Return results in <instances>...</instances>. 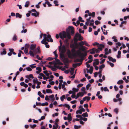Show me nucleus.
<instances>
[{"instance_id": "nucleus-49", "label": "nucleus", "mask_w": 129, "mask_h": 129, "mask_svg": "<svg viewBox=\"0 0 129 129\" xmlns=\"http://www.w3.org/2000/svg\"><path fill=\"white\" fill-rule=\"evenodd\" d=\"M63 53H60V57L61 58H63L64 57V55L63 54Z\"/></svg>"}, {"instance_id": "nucleus-52", "label": "nucleus", "mask_w": 129, "mask_h": 129, "mask_svg": "<svg viewBox=\"0 0 129 129\" xmlns=\"http://www.w3.org/2000/svg\"><path fill=\"white\" fill-rule=\"evenodd\" d=\"M94 22L95 25H98L100 23V22L98 20L95 21Z\"/></svg>"}, {"instance_id": "nucleus-15", "label": "nucleus", "mask_w": 129, "mask_h": 129, "mask_svg": "<svg viewBox=\"0 0 129 129\" xmlns=\"http://www.w3.org/2000/svg\"><path fill=\"white\" fill-rule=\"evenodd\" d=\"M83 60V59H82V60L81 59V60H80L78 58H77V59H76L74 60V62H82V61Z\"/></svg>"}, {"instance_id": "nucleus-29", "label": "nucleus", "mask_w": 129, "mask_h": 129, "mask_svg": "<svg viewBox=\"0 0 129 129\" xmlns=\"http://www.w3.org/2000/svg\"><path fill=\"white\" fill-rule=\"evenodd\" d=\"M108 49L107 48H106L105 49L104 51L105 52V54L106 55H108L109 54L108 52Z\"/></svg>"}, {"instance_id": "nucleus-42", "label": "nucleus", "mask_w": 129, "mask_h": 129, "mask_svg": "<svg viewBox=\"0 0 129 129\" xmlns=\"http://www.w3.org/2000/svg\"><path fill=\"white\" fill-rule=\"evenodd\" d=\"M53 53L54 54L55 57H56V58H57L58 57V55L57 54V52L56 50H55L53 52Z\"/></svg>"}, {"instance_id": "nucleus-7", "label": "nucleus", "mask_w": 129, "mask_h": 129, "mask_svg": "<svg viewBox=\"0 0 129 129\" xmlns=\"http://www.w3.org/2000/svg\"><path fill=\"white\" fill-rule=\"evenodd\" d=\"M94 61H95L93 63V66H94V65H98L99 63V60L98 59H96L94 60Z\"/></svg>"}, {"instance_id": "nucleus-12", "label": "nucleus", "mask_w": 129, "mask_h": 129, "mask_svg": "<svg viewBox=\"0 0 129 129\" xmlns=\"http://www.w3.org/2000/svg\"><path fill=\"white\" fill-rule=\"evenodd\" d=\"M33 52L35 54H36L38 53H40L41 52L40 51H38V50L36 49H35L33 50Z\"/></svg>"}, {"instance_id": "nucleus-57", "label": "nucleus", "mask_w": 129, "mask_h": 129, "mask_svg": "<svg viewBox=\"0 0 129 129\" xmlns=\"http://www.w3.org/2000/svg\"><path fill=\"white\" fill-rule=\"evenodd\" d=\"M35 64H31L30 65V66L32 68H34L36 67V66H34V65H35Z\"/></svg>"}, {"instance_id": "nucleus-19", "label": "nucleus", "mask_w": 129, "mask_h": 129, "mask_svg": "<svg viewBox=\"0 0 129 129\" xmlns=\"http://www.w3.org/2000/svg\"><path fill=\"white\" fill-rule=\"evenodd\" d=\"M65 98V96L64 95H63L60 98V99L61 101L62 102H63L64 101V99Z\"/></svg>"}, {"instance_id": "nucleus-20", "label": "nucleus", "mask_w": 129, "mask_h": 129, "mask_svg": "<svg viewBox=\"0 0 129 129\" xmlns=\"http://www.w3.org/2000/svg\"><path fill=\"white\" fill-rule=\"evenodd\" d=\"M77 54L78 55L80 56H81L82 54V53L79 50L77 51Z\"/></svg>"}, {"instance_id": "nucleus-56", "label": "nucleus", "mask_w": 129, "mask_h": 129, "mask_svg": "<svg viewBox=\"0 0 129 129\" xmlns=\"http://www.w3.org/2000/svg\"><path fill=\"white\" fill-rule=\"evenodd\" d=\"M81 90L83 91V92H84L85 93V87H82L81 88Z\"/></svg>"}, {"instance_id": "nucleus-1", "label": "nucleus", "mask_w": 129, "mask_h": 129, "mask_svg": "<svg viewBox=\"0 0 129 129\" xmlns=\"http://www.w3.org/2000/svg\"><path fill=\"white\" fill-rule=\"evenodd\" d=\"M75 51L76 50L74 48L72 49L71 50L72 53L71 51L69 50H68L67 52V54L68 57L69 58H72L74 56H76V53H75Z\"/></svg>"}, {"instance_id": "nucleus-6", "label": "nucleus", "mask_w": 129, "mask_h": 129, "mask_svg": "<svg viewBox=\"0 0 129 129\" xmlns=\"http://www.w3.org/2000/svg\"><path fill=\"white\" fill-rule=\"evenodd\" d=\"M104 47V45L102 44H100L98 46V49L100 51L102 50L103 48Z\"/></svg>"}, {"instance_id": "nucleus-60", "label": "nucleus", "mask_w": 129, "mask_h": 129, "mask_svg": "<svg viewBox=\"0 0 129 129\" xmlns=\"http://www.w3.org/2000/svg\"><path fill=\"white\" fill-rule=\"evenodd\" d=\"M104 90L105 91H109V90L107 89V88L106 87H104Z\"/></svg>"}, {"instance_id": "nucleus-26", "label": "nucleus", "mask_w": 129, "mask_h": 129, "mask_svg": "<svg viewBox=\"0 0 129 129\" xmlns=\"http://www.w3.org/2000/svg\"><path fill=\"white\" fill-rule=\"evenodd\" d=\"M82 116L83 117H87L88 116V114L87 112H86L84 113H83L82 114Z\"/></svg>"}, {"instance_id": "nucleus-17", "label": "nucleus", "mask_w": 129, "mask_h": 129, "mask_svg": "<svg viewBox=\"0 0 129 129\" xmlns=\"http://www.w3.org/2000/svg\"><path fill=\"white\" fill-rule=\"evenodd\" d=\"M72 118L71 116V114L69 113L68 114L67 117L68 120H72Z\"/></svg>"}, {"instance_id": "nucleus-38", "label": "nucleus", "mask_w": 129, "mask_h": 129, "mask_svg": "<svg viewBox=\"0 0 129 129\" xmlns=\"http://www.w3.org/2000/svg\"><path fill=\"white\" fill-rule=\"evenodd\" d=\"M3 50H4V51L1 53V55H3V54L5 55L6 54L7 52H6V51L5 50V49H4Z\"/></svg>"}, {"instance_id": "nucleus-25", "label": "nucleus", "mask_w": 129, "mask_h": 129, "mask_svg": "<svg viewBox=\"0 0 129 129\" xmlns=\"http://www.w3.org/2000/svg\"><path fill=\"white\" fill-rule=\"evenodd\" d=\"M45 4H47L48 7H51L52 6V5L50 4V2L48 1H46L45 2Z\"/></svg>"}, {"instance_id": "nucleus-30", "label": "nucleus", "mask_w": 129, "mask_h": 129, "mask_svg": "<svg viewBox=\"0 0 129 129\" xmlns=\"http://www.w3.org/2000/svg\"><path fill=\"white\" fill-rule=\"evenodd\" d=\"M82 113V112L81 110L79 109L76 112V113L77 114H81Z\"/></svg>"}, {"instance_id": "nucleus-21", "label": "nucleus", "mask_w": 129, "mask_h": 129, "mask_svg": "<svg viewBox=\"0 0 129 129\" xmlns=\"http://www.w3.org/2000/svg\"><path fill=\"white\" fill-rule=\"evenodd\" d=\"M93 67L92 66H91L90 67V68L89 69L90 71L89 73L90 74H91L92 73V72L93 71Z\"/></svg>"}, {"instance_id": "nucleus-28", "label": "nucleus", "mask_w": 129, "mask_h": 129, "mask_svg": "<svg viewBox=\"0 0 129 129\" xmlns=\"http://www.w3.org/2000/svg\"><path fill=\"white\" fill-rule=\"evenodd\" d=\"M29 1H27L25 3V4L24 6L25 7H27L28 6V5L29 4Z\"/></svg>"}, {"instance_id": "nucleus-39", "label": "nucleus", "mask_w": 129, "mask_h": 129, "mask_svg": "<svg viewBox=\"0 0 129 129\" xmlns=\"http://www.w3.org/2000/svg\"><path fill=\"white\" fill-rule=\"evenodd\" d=\"M58 69L63 71H65L66 70V68L65 67L62 68V67H60L59 68H58Z\"/></svg>"}, {"instance_id": "nucleus-3", "label": "nucleus", "mask_w": 129, "mask_h": 129, "mask_svg": "<svg viewBox=\"0 0 129 129\" xmlns=\"http://www.w3.org/2000/svg\"><path fill=\"white\" fill-rule=\"evenodd\" d=\"M66 30L67 32L69 33L70 32L71 35H73L74 34V28L72 26H69L68 28Z\"/></svg>"}, {"instance_id": "nucleus-41", "label": "nucleus", "mask_w": 129, "mask_h": 129, "mask_svg": "<svg viewBox=\"0 0 129 129\" xmlns=\"http://www.w3.org/2000/svg\"><path fill=\"white\" fill-rule=\"evenodd\" d=\"M48 104V102H46L45 103H43L41 104V105L42 106H47Z\"/></svg>"}, {"instance_id": "nucleus-8", "label": "nucleus", "mask_w": 129, "mask_h": 129, "mask_svg": "<svg viewBox=\"0 0 129 129\" xmlns=\"http://www.w3.org/2000/svg\"><path fill=\"white\" fill-rule=\"evenodd\" d=\"M59 67V66H52L51 67V70L54 71H56V68H57L58 69V67Z\"/></svg>"}, {"instance_id": "nucleus-13", "label": "nucleus", "mask_w": 129, "mask_h": 129, "mask_svg": "<svg viewBox=\"0 0 129 129\" xmlns=\"http://www.w3.org/2000/svg\"><path fill=\"white\" fill-rule=\"evenodd\" d=\"M36 13H31V15L34 16L35 17L38 16L39 15V12Z\"/></svg>"}, {"instance_id": "nucleus-32", "label": "nucleus", "mask_w": 129, "mask_h": 129, "mask_svg": "<svg viewBox=\"0 0 129 129\" xmlns=\"http://www.w3.org/2000/svg\"><path fill=\"white\" fill-rule=\"evenodd\" d=\"M54 3L55 4V6H58L59 5L58 4V2L57 1H54Z\"/></svg>"}, {"instance_id": "nucleus-45", "label": "nucleus", "mask_w": 129, "mask_h": 129, "mask_svg": "<svg viewBox=\"0 0 129 129\" xmlns=\"http://www.w3.org/2000/svg\"><path fill=\"white\" fill-rule=\"evenodd\" d=\"M26 69L28 71H30L32 70V69L29 67H26Z\"/></svg>"}, {"instance_id": "nucleus-63", "label": "nucleus", "mask_w": 129, "mask_h": 129, "mask_svg": "<svg viewBox=\"0 0 129 129\" xmlns=\"http://www.w3.org/2000/svg\"><path fill=\"white\" fill-rule=\"evenodd\" d=\"M78 40H83V38L81 36V35L79 37Z\"/></svg>"}, {"instance_id": "nucleus-62", "label": "nucleus", "mask_w": 129, "mask_h": 129, "mask_svg": "<svg viewBox=\"0 0 129 129\" xmlns=\"http://www.w3.org/2000/svg\"><path fill=\"white\" fill-rule=\"evenodd\" d=\"M105 60V59H104L102 60L100 62V64H101L104 63Z\"/></svg>"}, {"instance_id": "nucleus-2", "label": "nucleus", "mask_w": 129, "mask_h": 129, "mask_svg": "<svg viewBox=\"0 0 129 129\" xmlns=\"http://www.w3.org/2000/svg\"><path fill=\"white\" fill-rule=\"evenodd\" d=\"M84 41H81L79 43V45L81 47L79 48V50L84 51L87 48L86 47L83 46V45H84Z\"/></svg>"}, {"instance_id": "nucleus-10", "label": "nucleus", "mask_w": 129, "mask_h": 129, "mask_svg": "<svg viewBox=\"0 0 129 129\" xmlns=\"http://www.w3.org/2000/svg\"><path fill=\"white\" fill-rule=\"evenodd\" d=\"M36 45L35 44H31L30 46V49L33 50L36 48Z\"/></svg>"}, {"instance_id": "nucleus-16", "label": "nucleus", "mask_w": 129, "mask_h": 129, "mask_svg": "<svg viewBox=\"0 0 129 129\" xmlns=\"http://www.w3.org/2000/svg\"><path fill=\"white\" fill-rule=\"evenodd\" d=\"M33 82L34 84H36L38 82V80L37 78H35L33 80Z\"/></svg>"}, {"instance_id": "nucleus-27", "label": "nucleus", "mask_w": 129, "mask_h": 129, "mask_svg": "<svg viewBox=\"0 0 129 129\" xmlns=\"http://www.w3.org/2000/svg\"><path fill=\"white\" fill-rule=\"evenodd\" d=\"M105 65L104 64H103L100 66L99 69L101 70L102 69L104 68H105Z\"/></svg>"}, {"instance_id": "nucleus-14", "label": "nucleus", "mask_w": 129, "mask_h": 129, "mask_svg": "<svg viewBox=\"0 0 129 129\" xmlns=\"http://www.w3.org/2000/svg\"><path fill=\"white\" fill-rule=\"evenodd\" d=\"M16 18H22V16L21 15H20L18 13H16Z\"/></svg>"}, {"instance_id": "nucleus-44", "label": "nucleus", "mask_w": 129, "mask_h": 129, "mask_svg": "<svg viewBox=\"0 0 129 129\" xmlns=\"http://www.w3.org/2000/svg\"><path fill=\"white\" fill-rule=\"evenodd\" d=\"M30 126L31 127L33 128L36 127L37 125L36 124H34L33 125L30 124Z\"/></svg>"}, {"instance_id": "nucleus-48", "label": "nucleus", "mask_w": 129, "mask_h": 129, "mask_svg": "<svg viewBox=\"0 0 129 129\" xmlns=\"http://www.w3.org/2000/svg\"><path fill=\"white\" fill-rule=\"evenodd\" d=\"M55 59V61L56 62H57V63H59V62H60V61L59 59L57 58H56V57L54 58V59Z\"/></svg>"}, {"instance_id": "nucleus-64", "label": "nucleus", "mask_w": 129, "mask_h": 129, "mask_svg": "<svg viewBox=\"0 0 129 129\" xmlns=\"http://www.w3.org/2000/svg\"><path fill=\"white\" fill-rule=\"evenodd\" d=\"M107 44L110 45H112L113 44L110 41H108L107 42Z\"/></svg>"}, {"instance_id": "nucleus-58", "label": "nucleus", "mask_w": 129, "mask_h": 129, "mask_svg": "<svg viewBox=\"0 0 129 129\" xmlns=\"http://www.w3.org/2000/svg\"><path fill=\"white\" fill-rule=\"evenodd\" d=\"M83 85V84H80L77 85V87L79 88L82 86Z\"/></svg>"}, {"instance_id": "nucleus-24", "label": "nucleus", "mask_w": 129, "mask_h": 129, "mask_svg": "<svg viewBox=\"0 0 129 129\" xmlns=\"http://www.w3.org/2000/svg\"><path fill=\"white\" fill-rule=\"evenodd\" d=\"M24 52L27 55L28 54V49H27V48H25Z\"/></svg>"}, {"instance_id": "nucleus-55", "label": "nucleus", "mask_w": 129, "mask_h": 129, "mask_svg": "<svg viewBox=\"0 0 129 129\" xmlns=\"http://www.w3.org/2000/svg\"><path fill=\"white\" fill-rule=\"evenodd\" d=\"M92 61V59H89V60H88L87 62H86L85 64H87L88 63H91Z\"/></svg>"}, {"instance_id": "nucleus-61", "label": "nucleus", "mask_w": 129, "mask_h": 129, "mask_svg": "<svg viewBox=\"0 0 129 129\" xmlns=\"http://www.w3.org/2000/svg\"><path fill=\"white\" fill-rule=\"evenodd\" d=\"M84 45H85V46H89V45L88 43L86 41H84Z\"/></svg>"}, {"instance_id": "nucleus-33", "label": "nucleus", "mask_w": 129, "mask_h": 129, "mask_svg": "<svg viewBox=\"0 0 129 129\" xmlns=\"http://www.w3.org/2000/svg\"><path fill=\"white\" fill-rule=\"evenodd\" d=\"M17 38V37L16 35H15L13 38V40L14 41H16Z\"/></svg>"}, {"instance_id": "nucleus-11", "label": "nucleus", "mask_w": 129, "mask_h": 129, "mask_svg": "<svg viewBox=\"0 0 129 129\" xmlns=\"http://www.w3.org/2000/svg\"><path fill=\"white\" fill-rule=\"evenodd\" d=\"M25 77L28 79H29L30 78L33 79L34 78L33 75L31 74H30L29 75H27Z\"/></svg>"}, {"instance_id": "nucleus-59", "label": "nucleus", "mask_w": 129, "mask_h": 129, "mask_svg": "<svg viewBox=\"0 0 129 129\" xmlns=\"http://www.w3.org/2000/svg\"><path fill=\"white\" fill-rule=\"evenodd\" d=\"M27 29H24L22 30L21 31V32L22 33H25L27 32Z\"/></svg>"}, {"instance_id": "nucleus-43", "label": "nucleus", "mask_w": 129, "mask_h": 129, "mask_svg": "<svg viewBox=\"0 0 129 129\" xmlns=\"http://www.w3.org/2000/svg\"><path fill=\"white\" fill-rule=\"evenodd\" d=\"M36 69L38 70L39 72H41L42 71L41 68L40 67H37Z\"/></svg>"}, {"instance_id": "nucleus-36", "label": "nucleus", "mask_w": 129, "mask_h": 129, "mask_svg": "<svg viewBox=\"0 0 129 129\" xmlns=\"http://www.w3.org/2000/svg\"><path fill=\"white\" fill-rule=\"evenodd\" d=\"M72 90L73 91H74L75 92H77L79 91V89L78 88H73Z\"/></svg>"}, {"instance_id": "nucleus-50", "label": "nucleus", "mask_w": 129, "mask_h": 129, "mask_svg": "<svg viewBox=\"0 0 129 129\" xmlns=\"http://www.w3.org/2000/svg\"><path fill=\"white\" fill-rule=\"evenodd\" d=\"M29 46H30V45L29 44H26L25 45V48H27V49H28V48H29Z\"/></svg>"}, {"instance_id": "nucleus-37", "label": "nucleus", "mask_w": 129, "mask_h": 129, "mask_svg": "<svg viewBox=\"0 0 129 129\" xmlns=\"http://www.w3.org/2000/svg\"><path fill=\"white\" fill-rule=\"evenodd\" d=\"M78 93L79 96H83L84 94V92H79Z\"/></svg>"}, {"instance_id": "nucleus-53", "label": "nucleus", "mask_w": 129, "mask_h": 129, "mask_svg": "<svg viewBox=\"0 0 129 129\" xmlns=\"http://www.w3.org/2000/svg\"><path fill=\"white\" fill-rule=\"evenodd\" d=\"M54 59V58H52V57H48V58L46 59V60H53V59Z\"/></svg>"}, {"instance_id": "nucleus-31", "label": "nucleus", "mask_w": 129, "mask_h": 129, "mask_svg": "<svg viewBox=\"0 0 129 129\" xmlns=\"http://www.w3.org/2000/svg\"><path fill=\"white\" fill-rule=\"evenodd\" d=\"M123 82V81L122 80H120L117 82L118 84H122Z\"/></svg>"}, {"instance_id": "nucleus-5", "label": "nucleus", "mask_w": 129, "mask_h": 129, "mask_svg": "<svg viewBox=\"0 0 129 129\" xmlns=\"http://www.w3.org/2000/svg\"><path fill=\"white\" fill-rule=\"evenodd\" d=\"M59 52L61 53H64L66 51V48L64 45H63L60 48Z\"/></svg>"}, {"instance_id": "nucleus-22", "label": "nucleus", "mask_w": 129, "mask_h": 129, "mask_svg": "<svg viewBox=\"0 0 129 129\" xmlns=\"http://www.w3.org/2000/svg\"><path fill=\"white\" fill-rule=\"evenodd\" d=\"M29 54L32 57H34V54L33 53V52L31 50L29 51Z\"/></svg>"}, {"instance_id": "nucleus-35", "label": "nucleus", "mask_w": 129, "mask_h": 129, "mask_svg": "<svg viewBox=\"0 0 129 129\" xmlns=\"http://www.w3.org/2000/svg\"><path fill=\"white\" fill-rule=\"evenodd\" d=\"M102 71L101 70H100L99 72H98V74L99 75V78H101L102 76Z\"/></svg>"}, {"instance_id": "nucleus-47", "label": "nucleus", "mask_w": 129, "mask_h": 129, "mask_svg": "<svg viewBox=\"0 0 129 129\" xmlns=\"http://www.w3.org/2000/svg\"><path fill=\"white\" fill-rule=\"evenodd\" d=\"M91 85L90 83L88 84L86 86V88L87 90H88L89 88L91 86Z\"/></svg>"}, {"instance_id": "nucleus-51", "label": "nucleus", "mask_w": 129, "mask_h": 129, "mask_svg": "<svg viewBox=\"0 0 129 129\" xmlns=\"http://www.w3.org/2000/svg\"><path fill=\"white\" fill-rule=\"evenodd\" d=\"M46 41L48 42H49L50 41L51 42H53V40L52 38H50L49 39V40L48 39H47Z\"/></svg>"}, {"instance_id": "nucleus-40", "label": "nucleus", "mask_w": 129, "mask_h": 129, "mask_svg": "<svg viewBox=\"0 0 129 129\" xmlns=\"http://www.w3.org/2000/svg\"><path fill=\"white\" fill-rule=\"evenodd\" d=\"M81 35L79 34L78 33H76L75 35V37L78 38Z\"/></svg>"}, {"instance_id": "nucleus-54", "label": "nucleus", "mask_w": 129, "mask_h": 129, "mask_svg": "<svg viewBox=\"0 0 129 129\" xmlns=\"http://www.w3.org/2000/svg\"><path fill=\"white\" fill-rule=\"evenodd\" d=\"M46 40L47 39H43L41 42V43L42 44H44L45 41H46Z\"/></svg>"}, {"instance_id": "nucleus-9", "label": "nucleus", "mask_w": 129, "mask_h": 129, "mask_svg": "<svg viewBox=\"0 0 129 129\" xmlns=\"http://www.w3.org/2000/svg\"><path fill=\"white\" fill-rule=\"evenodd\" d=\"M108 58L110 61H111L113 62H115L116 61V59L115 58H113L112 57L108 56Z\"/></svg>"}, {"instance_id": "nucleus-46", "label": "nucleus", "mask_w": 129, "mask_h": 129, "mask_svg": "<svg viewBox=\"0 0 129 129\" xmlns=\"http://www.w3.org/2000/svg\"><path fill=\"white\" fill-rule=\"evenodd\" d=\"M49 98L51 99H52L54 98V95L53 94H52L51 95L49 96Z\"/></svg>"}, {"instance_id": "nucleus-18", "label": "nucleus", "mask_w": 129, "mask_h": 129, "mask_svg": "<svg viewBox=\"0 0 129 129\" xmlns=\"http://www.w3.org/2000/svg\"><path fill=\"white\" fill-rule=\"evenodd\" d=\"M46 92L47 93H52V91L50 89H47L46 90Z\"/></svg>"}, {"instance_id": "nucleus-4", "label": "nucleus", "mask_w": 129, "mask_h": 129, "mask_svg": "<svg viewBox=\"0 0 129 129\" xmlns=\"http://www.w3.org/2000/svg\"><path fill=\"white\" fill-rule=\"evenodd\" d=\"M67 33L65 31H62L59 33V36L60 38L63 39L67 37Z\"/></svg>"}, {"instance_id": "nucleus-34", "label": "nucleus", "mask_w": 129, "mask_h": 129, "mask_svg": "<svg viewBox=\"0 0 129 129\" xmlns=\"http://www.w3.org/2000/svg\"><path fill=\"white\" fill-rule=\"evenodd\" d=\"M67 36L69 39H70L71 38V36L69 33L67 32Z\"/></svg>"}, {"instance_id": "nucleus-23", "label": "nucleus", "mask_w": 129, "mask_h": 129, "mask_svg": "<svg viewBox=\"0 0 129 129\" xmlns=\"http://www.w3.org/2000/svg\"><path fill=\"white\" fill-rule=\"evenodd\" d=\"M43 72L47 76H48L49 75V74L48 73V71L47 70L44 71H43Z\"/></svg>"}]
</instances>
